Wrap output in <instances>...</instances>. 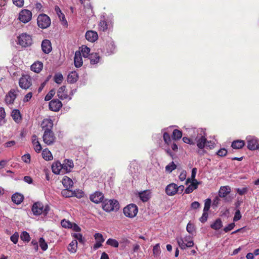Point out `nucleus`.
Masks as SVG:
<instances>
[{"label":"nucleus","instance_id":"nucleus-29","mask_svg":"<svg viewBox=\"0 0 259 259\" xmlns=\"http://www.w3.org/2000/svg\"><path fill=\"white\" fill-rule=\"evenodd\" d=\"M77 242L76 240H73L68 245L67 247L68 250L70 253H75L76 252Z\"/></svg>","mask_w":259,"mask_h":259},{"label":"nucleus","instance_id":"nucleus-30","mask_svg":"<svg viewBox=\"0 0 259 259\" xmlns=\"http://www.w3.org/2000/svg\"><path fill=\"white\" fill-rule=\"evenodd\" d=\"M106 51H107V53L109 54L113 53L115 50V46L114 45V43L112 40H109L107 41L106 45Z\"/></svg>","mask_w":259,"mask_h":259},{"label":"nucleus","instance_id":"nucleus-1","mask_svg":"<svg viewBox=\"0 0 259 259\" xmlns=\"http://www.w3.org/2000/svg\"><path fill=\"white\" fill-rule=\"evenodd\" d=\"M102 208L104 210H118L119 209V203L115 199H106L103 201Z\"/></svg>","mask_w":259,"mask_h":259},{"label":"nucleus","instance_id":"nucleus-55","mask_svg":"<svg viewBox=\"0 0 259 259\" xmlns=\"http://www.w3.org/2000/svg\"><path fill=\"white\" fill-rule=\"evenodd\" d=\"M228 151L225 148H221L217 152V155L220 157L225 156L227 154Z\"/></svg>","mask_w":259,"mask_h":259},{"label":"nucleus","instance_id":"nucleus-44","mask_svg":"<svg viewBox=\"0 0 259 259\" xmlns=\"http://www.w3.org/2000/svg\"><path fill=\"white\" fill-rule=\"evenodd\" d=\"M123 210H138V207L136 204L134 203H131L128 204L125 207Z\"/></svg>","mask_w":259,"mask_h":259},{"label":"nucleus","instance_id":"nucleus-21","mask_svg":"<svg viewBox=\"0 0 259 259\" xmlns=\"http://www.w3.org/2000/svg\"><path fill=\"white\" fill-rule=\"evenodd\" d=\"M24 199V196L21 193L16 192L12 196V201L17 204H20Z\"/></svg>","mask_w":259,"mask_h":259},{"label":"nucleus","instance_id":"nucleus-52","mask_svg":"<svg viewBox=\"0 0 259 259\" xmlns=\"http://www.w3.org/2000/svg\"><path fill=\"white\" fill-rule=\"evenodd\" d=\"M235 226V224L234 223H230L227 226L224 227L223 231L225 233H227V232L230 231L231 230H233Z\"/></svg>","mask_w":259,"mask_h":259},{"label":"nucleus","instance_id":"nucleus-57","mask_svg":"<svg viewBox=\"0 0 259 259\" xmlns=\"http://www.w3.org/2000/svg\"><path fill=\"white\" fill-rule=\"evenodd\" d=\"M22 159L24 162H25V163H30L31 160V156L29 154H24L22 157Z\"/></svg>","mask_w":259,"mask_h":259},{"label":"nucleus","instance_id":"nucleus-7","mask_svg":"<svg viewBox=\"0 0 259 259\" xmlns=\"http://www.w3.org/2000/svg\"><path fill=\"white\" fill-rule=\"evenodd\" d=\"M42 138L44 143L47 145H53L56 140V137L53 131L45 132Z\"/></svg>","mask_w":259,"mask_h":259},{"label":"nucleus","instance_id":"nucleus-61","mask_svg":"<svg viewBox=\"0 0 259 259\" xmlns=\"http://www.w3.org/2000/svg\"><path fill=\"white\" fill-rule=\"evenodd\" d=\"M55 11H56V14L58 15V16L61 18V16H62V19H64L65 18V17L64 15L62 13L61 10H60V8L56 6H55Z\"/></svg>","mask_w":259,"mask_h":259},{"label":"nucleus","instance_id":"nucleus-63","mask_svg":"<svg viewBox=\"0 0 259 259\" xmlns=\"http://www.w3.org/2000/svg\"><path fill=\"white\" fill-rule=\"evenodd\" d=\"M182 139L185 143L188 144L189 145H195V143L189 137H184Z\"/></svg>","mask_w":259,"mask_h":259},{"label":"nucleus","instance_id":"nucleus-11","mask_svg":"<svg viewBox=\"0 0 259 259\" xmlns=\"http://www.w3.org/2000/svg\"><path fill=\"white\" fill-rule=\"evenodd\" d=\"M104 198V194L100 191H96L94 194L91 195L90 200L96 203L103 201Z\"/></svg>","mask_w":259,"mask_h":259},{"label":"nucleus","instance_id":"nucleus-18","mask_svg":"<svg viewBox=\"0 0 259 259\" xmlns=\"http://www.w3.org/2000/svg\"><path fill=\"white\" fill-rule=\"evenodd\" d=\"M86 39L91 42H95L98 38V33L94 30H88L85 34Z\"/></svg>","mask_w":259,"mask_h":259},{"label":"nucleus","instance_id":"nucleus-8","mask_svg":"<svg viewBox=\"0 0 259 259\" xmlns=\"http://www.w3.org/2000/svg\"><path fill=\"white\" fill-rule=\"evenodd\" d=\"M32 16V14L31 11L28 9H23L20 11L18 18L21 22L26 24L31 20Z\"/></svg>","mask_w":259,"mask_h":259},{"label":"nucleus","instance_id":"nucleus-3","mask_svg":"<svg viewBox=\"0 0 259 259\" xmlns=\"http://www.w3.org/2000/svg\"><path fill=\"white\" fill-rule=\"evenodd\" d=\"M37 24L38 26L41 28H47L51 25V19L46 14H40L37 18Z\"/></svg>","mask_w":259,"mask_h":259},{"label":"nucleus","instance_id":"nucleus-47","mask_svg":"<svg viewBox=\"0 0 259 259\" xmlns=\"http://www.w3.org/2000/svg\"><path fill=\"white\" fill-rule=\"evenodd\" d=\"M73 197H76L78 198H81L83 196L84 192L81 190H76L73 191Z\"/></svg>","mask_w":259,"mask_h":259},{"label":"nucleus","instance_id":"nucleus-50","mask_svg":"<svg viewBox=\"0 0 259 259\" xmlns=\"http://www.w3.org/2000/svg\"><path fill=\"white\" fill-rule=\"evenodd\" d=\"M63 80V75L61 73H58L55 75V82L57 83H61Z\"/></svg>","mask_w":259,"mask_h":259},{"label":"nucleus","instance_id":"nucleus-34","mask_svg":"<svg viewBox=\"0 0 259 259\" xmlns=\"http://www.w3.org/2000/svg\"><path fill=\"white\" fill-rule=\"evenodd\" d=\"M182 137V132L178 129H175L172 134V139L174 140L180 139Z\"/></svg>","mask_w":259,"mask_h":259},{"label":"nucleus","instance_id":"nucleus-62","mask_svg":"<svg viewBox=\"0 0 259 259\" xmlns=\"http://www.w3.org/2000/svg\"><path fill=\"white\" fill-rule=\"evenodd\" d=\"M208 215V214L207 212V211H204L203 214H202V216L199 219V221L201 223L205 222L207 221V220Z\"/></svg>","mask_w":259,"mask_h":259},{"label":"nucleus","instance_id":"nucleus-16","mask_svg":"<svg viewBox=\"0 0 259 259\" xmlns=\"http://www.w3.org/2000/svg\"><path fill=\"white\" fill-rule=\"evenodd\" d=\"M63 170L66 172H70L74 167L73 161L71 159H66L63 161L62 164Z\"/></svg>","mask_w":259,"mask_h":259},{"label":"nucleus","instance_id":"nucleus-13","mask_svg":"<svg viewBox=\"0 0 259 259\" xmlns=\"http://www.w3.org/2000/svg\"><path fill=\"white\" fill-rule=\"evenodd\" d=\"M53 122L52 119H48V118H45V119L42 121L41 126L45 132L47 131H52V128L53 127Z\"/></svg>","mask_w":259,"mask_h":259},{"label":"nucleus","instance_id":"nucleus-4","mask_svg":"<svg viewBox=\"0 0 259 259\" xmlns=\"http://www.w3.org/2000/svg\"><path fill=\"white\" fill-rule=\"evenodd\" d=\"M19 85L22 89L27 90L32 85V78L28 74H23L19 80Z\"/></svg>","mask_w":259,"mask_h":259},{"label":"nucleus","instance_id":"nucleus-10","mask_svg":"<svg viewBox=\"0 0 259 259\" xmlns=\"http://www.w3.org/2000/svg\"><path fill=\"white\" fill-rule=\"evenodd\" d=\"M17 94L15 90H11L7 94L5 98V101L6 104H13L14 103Z\"/></svg>","mask_w":259,"mask_h":259},{"label":"nucleus","instance_id":"nucleus-45","mask_svg":"<svg viewBox=\"0 0 259 259\" xmlns=\"http://www.w3.org/2000/svg\"><path fill=\"white\" fill-rule=\"evenodd\" d=\"M106 244L107 245H110L111 246H113L115 247H117L118 246V242L116 240L111 239L110 238L108 239L107 241H106Z\"/></svg>","mask_w":259,"mask_h":259},{"label":"nucleus","instance_id":"nucleus-49","mask_svg":"<svg viewBox=\"0 0 259 259\" xmlns=\"http://www.w3.org/2000/svg\"><path fill=\"white\" fill-rule=\"evenodd\" d=\"M61 224L64 228L71 229L72 227V223L66 220H62L61 222Z\"/></svg>","mask_w":259,"mask_h":259},{"label":"nucleus","instance_id":"nucleus-33","mask_svg":"<svg viewBox=\"0 0 259 259\" xmlns=\"http://www.w3.org/2000/svg\"><path fill=\"white\" fill-rule=\"evenodd\" d=\"M223 224L220 219H217L214 223L210 225L211 229L214 230H219L222 227Z\"/></svg>","mask_w":259,"mask_h":259},{"label":"nucleus","instance_id":"nucleus-54","mask_svg":"<svg viewBox=\"0 0 259 259\" xmlns=\"http://www.w3.org/2000/svg\"><path fill=\"white\" fill-rule=\"evenodd\" d=\"M124 215L129 218H133L137 214L138 211H123Z\"/></svg>","mask_w":259,"mask_h":259},{"label":"nucleus","instance_id":"nucleus-64","mask_svg":"<svg viewBox=\"0 0 259 259\" xmlns=\"http://www.w3.org/2000/svg\"><path fill=\"white\" fill-rule=\"evenodd\" d=\"M33 146L34 150H35V152H37V153H38V152H39L42 150V147L39 142L34 144Z\"/></svg>","mask_w":259,"mask_h":259},{"label":"nucleus","instance_id":"nucleus-46","mask_svg":"<svg viewBox=\"0 0 259 259\" xmlns=\"http://www.w3.org/2000/svg\"><path fill=\"white\" fill-rule=\"evenodd\" d=\"M163 139L166 144L169 145L171 142V138L168 133L165 132L163 133Z\"/></svg>","mask_w":259,"mask_h":259},{"label":"nucleus","instance_id":"nucleus-22","mask_svg":"<svg viewBox=\"0 0 259 259\" xmlns=\"http://www.w3.org/2000/svg\"><path fill=\"white\" fill-rule=\"evenodd\" d=\"M43 63L40 61L34 62L31 66V70L34 72L38 73L42 70L43 68Z\"/></svg>","mask_w":259,"mask_h":259},{"label":"nucleus","instance_id":"nucleus-24","mask_svg":"<svg viewBox=\"0 0 259 259\" xmlns=\"http://www.w3.org/2000/svg\"><path fill=\"white\" fill-rule=\"evenodd\" d=\"M78 78V74L76 71H72L67 75V80L69 83H75L77 81Z\"/></svg>","mask_w":259,"mask_h":259},{"label":"nucleus","instance_id":"nucleus-12","mask_svg":"<svg viewBox=\"0 0 259 259\" xmlns=\"http://www.w3.org/2000/svg\"><path fill=\"white\" fill-rule=\"evenodd\" d=\"M57 96L60 100H63L65 99L71 100V97L68 95L67 91H66V86H61L57 91Z\"/></svg>","mask_w":259,"mask_h":259},{"label":"nucleus","instance_id":"nucleus-38","mask_svg":"<svg viewBox=\"0 0 259 259\" xmlns=\"http://www.w3.org/2000/svg\"><path fill=\"white\" fill-rule=\"evenodd\" d=\"M186 229L189 234H193L196 233L195 225L193 223H191V222H189L187 224Z\"/></svg>","mask_w":259,"mask_h":259},{"label":"nucleus","instance_id":"nucleus-53","mask_svg":"<svg viewBox=\"0 0 259 259\" xmlns=\"http://www.w3.org/2000/svg\"><path fill=\"white\" fill-rule=\"evenodd\" d=\"M96 241H101V242H104L105 241V239L103 238V236L102 234L100 233H96L94 235Z\"/></svg>","mask_w":259,"mask_h":259},{"label":"nucleus","instance_id":"nucleus-20","mask_svg":"<svg viewBox=\"0 0 259 259\" xmlns=\"http://www.w3.org/2000/svg\"><path fill=\"white\" fill-rule=\"evenodd\" d=\"M41 49L45 53H49L52 50L51 41L48 39L44 40L41 43Z\"/></svg>","mask_w":259,"mask_h":259},{"label":"nucleus","instance_id":"nucleus-58","mask_svg":"<svg viewBox=\"0 0 259 259\" xmlns=\"http://www.w3.org/2000/svg\"><path fill=\"white\" fill-rule=\"evenodd\" d=\"M13 4L15 6L21 8L24 6V0H13Z\"/></svg>","mask_w":259,"mask_h":259},{"label":"nucleus","instance_id":"nucleus-59","mask_svg":"<svg viewBox=\"0 0 259 259\" xmlns=\"http://www.w3.org/2000/svg\"><path fill=\"white\" fill-rule=\"evenodd\" d=\"M211 203V199L209 198H208L206 199L205 204H204V207L203 208V210H209L210 209V206Z\"/></svg>","mask_w":259,"mask_h":259},{"label":"nucleus","instance_id":"nucleus-39","mask_svg":"<svg viewBox=\"0 0 259 259\" xmlns=\"http://www.w3.org/2000/svg\"><path fill=\"white\" fill-rule=\"evenodd\" d=\"M99 28L100 30L105 31L108 29V24L107 23V21L102 20H100L99 24Z\"/></svg>","mask_w":259,"mask_h":259},{"label":"nucleus","instance_id":"nucleus-51","mask_svg":"<svg viewBox=\"0 0 259 259\" xmlns=\"http://www.w3.org/2000/svg\"><path fill=\"white\" fill-rule=\"evenodd\" d=\"M19 236V233L17 232H15L14 233V234L11 236L10 240L14 244H16L18 242Z\"/></svg>","mask_w":259,"mask_h":259},{"label":"nucleus","instance_id":"nucleus-17","mask_svg":"<svg viewBox=\"0 0 259 259\" xmlns=\"http://www.w3.org/2000/svg\"><path fill=\"white\" fill-rule=\"evenodd\" d=\"M74 62L76 68L80 67L82 65L83 61L80 51H76L75 53Z\"/></svg>","mask_w":259,"mask_h":259},{"label":"nucleus","instance_id":"nucleus-26","mask_svg":"<svg viewBox=\"0 0 259 259\" xmlns=\"http://www.w3.org/2000/svg\"><path fill=\"white\" fill-rule=\"evenodd\" d=\"M245 145V142L244 140H236L232 142L231 144V147L233 149H239L243 148Z\"/></svg>","mask_w":259,"mask_h":259},{"label":"nucleus","instance_id":"nucleus-19","mask_svg":"<svg viewBox=\"0 0 259 259\" xmlns=\"http://www.w3.org/2000/svg\"><path fill=\"white\" fill-rule=\"evenodd\" d=\"M258 145V140L256 139L251 138L247 139L248 149L251 150L257 149Z\"/></svg>","mask_w":259,"mask_h":259},{"label":"nucleus","instance_id":"nucleus-23","mask_svg":"<svg viewBox=\"0 0 259 259\" xmlns=\"http://www.w3.org/2000/svg\"><path fill=\"white\" fill-rule=\"evenodd\" d=\"M52 171L56 175H60L61 170H63L62 164L60 162L57 161L53 164L52 166Z\"/></svg>","mask_w":259,"mask_h":259},{"label":"nucleus","instance_id":"nucleus-42","mask_svg":"<svg viewBox=\"0 0 259 259\" xmlns=\"http://www.w3.org/2000/svg\"><path fill=\"white\" fill-rule=\"evenodd\" d=\"M161 253V250L159 244H156L153 248V254L155 256H158Z\"/></svg>","mask_w":259,"mask_h":259},{"label":"nucleus","instance_id":"nucleus-5","mask_svg":"<svg viewBox=\"0 0 259 259\" xmlns=\"http://www.w3.org/2000/svg\"><path fill=\"white\" fill-rule=\"evenodd\" d=\"M19 44L22 47H29L32 44V38L31 35L27 33H22L18 37Z\"/></svg>","mask_w":259,"mask_h":259},{"label":"nucleus","instance_id":"nucleus-9","mask_svg":"<svg viewBox=\"0 0 259 259\" xmlns=\"http://www.w3.org/2000/svg\"><path fill=\"white\" fill-rule=\"evenodd\" d=\"M49 106L50 110L54 112H57L59 111L62 106V104L59 100L53 99L49 102Z\"/></svg>","mask_w":259,"mask_h":259},{"label":"nucleus","instance_id":"nucleus-56","mask_svg":"<svg viewBox=\"0 0 259 259\" xmlns=\"http://www.w3.org/2000/svg\"><path fill=\"white\" fill-rule=\"evenodd\" d=\"M55 94L54 90L50 91L45 97V100L46 101L50 100Z\"/></svg>","mask_w":259,"mask_h":259},{"label":"nucleus","instance_id":"nucleus-60","mask_svg":"<svg viewBox=\"0 0 259 259\" xmlns=\"http://www.w3.org/2000/svg\"><path fill=\"white\" fill-rule=\"evenodd\" d=\"M220 198L219 196H216L213 200L212 203V207L213 209H216L217 206L220 202Z\"/></svg>","mask_w":259,"mask_h":259},{"label":"nucleus","instance_id":"nucleus-41","mask_svg":"<svg viewBox=\"0 0 259 259\" xmlns=\"http://www.w3.org/2000/svg\"><path fill=\"white\" fill-rule=\"evenodd\" d=\"M139 197L141 200L143 202H146L149 199V195L146 191H143L139 193Z\"/></svg>","mask_w":259,"mask_h":259},{"label":"nucleus","instance_id":"nucleus-28","mask_svg":"<svg viewBox=\"0 0 259 259\" xmlns=\"http://www.w3.org/2000/svg\"><path fill=\"white\" fill-rule=\"evenodd\" d=\"M90 59L91 64H95L99 62L100 57L98 53H93L90 55Z\"/></svg>","mask_w":259,"mask_h":259},{"label":"nucleus","instance_id":"nucleus-37","mask_svg":"<svg viewBox=\"0 0 259 259\" xmlns=\"http://www.w3.org/2000/svg\"><path fill=\"white\" fill-rule=\"evenodd\" d=\"M21 240L26 242H29L30 241V237L28 232L23 231L20 235Z\"/></svg>","mask_w":259,"mask_h":259},{"label":"nucleus","instance_id":"nucleus-40","mask_svg":"<svg viewBox=\"0 0 259 259\" xmlns=\"http://www.w3.org/2000/svg\"><path fill=\"white\" fill-rule=\"evenodd\" d=\"M90 52V49L87 46H82L81 48V52L82 54V56L84 58H87L89 55Z\"/></svg>","mask_w":259,"mask_h":259},{"label":"nucleus","instance_id":"nucleus-43","mask_svg":"<svg viewBox=\"0 0 259 259\" xmlns=\"http://www.w3.org/2000/svg\"><path fill=\"white\" fill-rule=\"evenodd\" d=\"M177 167V165L174 163V161H171L169 164L165 167V170L168 172H171Z\"/></svg>","mask_w":259,"mask_h":259},{"label":"nucleus","instance_id":"nucleus-31","mask_svg":"<svg viewBox=\"0 0 259 259\" xmlns=\"http://www.w3.org/2000/svg\"><path fill=\"white\" fill-rule=\"evenodd\" d=\"M42 156L44 159L46 160H51L53 158L51 152L48 149H45L42 151Z\"/></svg>","mask_w":259,"mask_h":259},{"label":"nucleus","instance_id":"nucleus-32","mask_svg":"<svg viewBox=\"0 0 259 259\" xmlns=\"http://www.w3.org/2000/svg\"><path fill=\"white\" fill-rule=\"evenodd\" d=\"M12 116L16 122L19 123L21 121V116L19 110H14L12 113Z\"/></svg>","mask_w":259,"mask_h":259},{"label":"nucleus","instance_id":"nucleus-48","mask_svg":"<svg viewBox=\"0 0 259 259\" xmlns=\"http://www.w3.org/2000/svg\"><path fill=\"white\" fill-rule=\"evenodd\" d=\"M39 246L43 251H46L48 248V245L45 242V240L43 238H40L39 240Z\"/></svg>","mask_w":259,"mask_h":259},{"label":"nucleus","instance_id":"nucleus-36","mask_svg":"<svg viewBox=\"0 0 259 259\" xmlns=\"http://www.w3.org/2000/svg\"><path fill=\"white\" fill-rule=\"evenodd\" d=\"M72 236L74 237L76 241L78 240L80 243L84 244L85 242V239L83 237L82 235L80 233H74L72 234Z\"/></svg>","mask_w":259,"mask_h":259},{"label":"nucleus","instance_id":"nucleus-2","mask_svg":"<svg viewBox=\"0 0 259 259\" xmlns=\"http://www.w3.org/2000/svg\"><path fill=\"white\" fill-rule=\"evenodd\" d=\"M177 242L178 245L182 250L186 249L187 247H192L194 245L192 238L190 235H187L185 238H178Z\"/></svg>","mask_w":259,"mask_h":259},{"label":"nucleus","instance_id":"nucleus-27","mask_svg":"<svg viewBox=\"0 0 259 259\" xmlns=\"http://www.w3.org/2000/svg\"><path fill=\"white\" fill-rule=\"evenodd\" d=\"M64 187L67 189H71L73 186V181L67 177H64L62 181Z\"/></svg>","mask_w":259,"mask_h":259},{"label":"nucleus","instance_id":"nucleus-6","mask_svg":"<svg viewBox=\"0 0 259 259\" xmlns=\"http://www.w3.org/2000/svg\"><path fill=\"white\" fill-rule=\"evenodd\" d=\"M196 140L197 145L199 148V149L197 150V152L198 155H202L206 152V151L204 149V148L207 143V139L205 136H201L200 137H197Z\"/></svg>","mask_w":259,"mask_h":259},{"label":"nucleus","instance_id":"nucleus-35","mask_svg":"<svg viewBox=\"0 0 259 259\" xmlns=\"http://www.w3.org/2000/svg\"><path fill=\"white\" fill-rule=\"evenodd\" d=\"M61 194L62 196L66 198L73 197V191L70 190V189L66 188L65 189L62 190Z\"/></svg>","mask_w":259,"mask_h":259},{"label":"nucleus","instance_id":"nucleus-15","mask_svg":"<svg viewBox=\"0 0 259 259\" xmlns=\"http://www.w3.org/2000/svg\"><path fill=\"white\" fill-rule=\"evenodd\" d=\"M50 209L48 204L44 205L41 202L37 201L33 203L31 210H49Z\"/></svg>","mask_w":259,"mask_h":259},{"label":"nucleus","instance_id":"nucleus-14","mask_svg":"<svg viewBox=\"0 0 259 259\" xmlns=\"http://www.w3.org/2000/svg\"><path fill=\"white\" fill-rule=\"evenodd\" d=\"M178 191V186L174 183L169 184L165 189V192L168 196H174Z\"/></svg>","mask_w":259,"mask_h":259},{"label":"nucleus","instance_id":"nucleus-25","mask_svg":"<svg viewBox=\"0 0 259 259\" xmlns=\"http://www.w3.org/2000/svg\"><path fill=\"white\" fill-rule=\"evenodd\" d=\"M230 192V187L229 186L221 187L219 192V195L220 197L225 198Z\"/></svg>","mask_w":259,"mask_h":259}]
</instances>
